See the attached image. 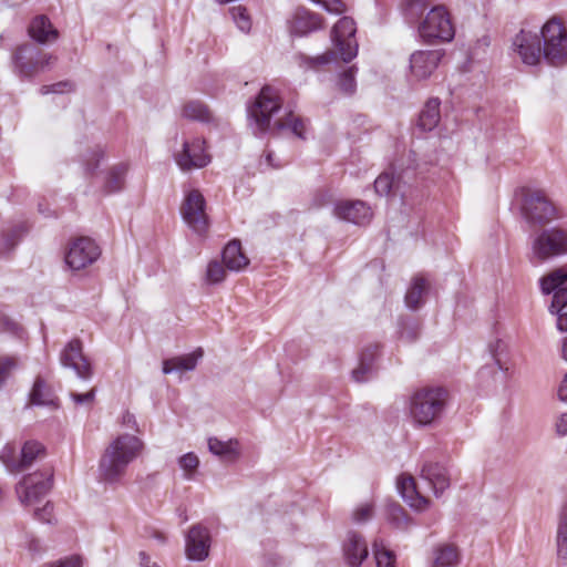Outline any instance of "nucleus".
I'll return each mask as SVG.
<instances>
[{
	"mask_svg": "<svg viewBox=\"0 0 567 567\" xmlns=\"http://www.w3.org/2000/svg\"><path fill=\"white\" fill-rule=\"evenodd\" d=\"M144 443L132 434L116 436L104 450L99 461V482L105 486H117L131 463L141 454Z\"/></svg>",
	"mask_w": 567,
	"mask_h": 567,
	"instance_id": "1",
	"label": "nucleus"
},
{
	"mask_svg": "<svg viewBox=\"0 0 567 567\" xmlns=\"http://www.w3.org/2000/svg\"><path fill=\"white\" fill-rule=\"evenodd\" d=\"M355 32L354 20L350 17L341 18L331 30L330 39L333 49L317 56L300 54V63L309 69L318 70L323 65L337 64L340 61L351 62L358 55L359 50Z\"/></svg>",
	"mask_w": 567,
	"mask_h": 567,
	"instance_id": "2",
	"label": "nucleus"
},
{
	"mask_svg": "<svg viewBox=\"0 0 567 567\" xmlns=\"http://www.w3.org/2000/svg\"><path fill=\"white\" fill-rule=\"evenodd\" d=\"M449 393L444 388L432 386L416 390L409 399V413L419 426H429L444 413Z\"/></svg>",
	"mask_w": 567,
	"mask_h": 567,
	"instance_id": "3",
	"label": "nucleus"
},
{
	"mask_svg": "<svg viewBox=\"0 0 567 567\" xmlns=\"http://www.w3.org/2000/svg\"><path fill=\"white\" fill-rule=\"evenodd\" d=\"M282 102L277 89L265 85L247 106L249 126L255 135H262L272 127L274 116L281 110Z\"/></svg>",
	"mask_w": 567,
	"mask_h": 567,
	"instance_id": "4",
	"label": "nucleus"
},
{
	"mask_svg": "<svg viewBox=\"0 0 567 567\" xmlns=\"http://www.w3.org/2000/svg\"><path fill=\"white\" fill-rule=\"evenodd\" d=\"M543 58L553 66L567 63V30L557 18L548 20L540 29Z\"/></svg>",
	"mask_w": 567,
	"mask_h": 567,
	"instance_id": "5",
	"label": "nucleus"
},
{
	"mask_svg": "<svg viewBox=\"0 0 567 567\" xmlns=\"http://www.w3.org/2000/svg\"><path fill=\"white\" fill-rule=\"evenodd\" d=\"M419 37L425 43L450 42L454 39L455 30L444 6L432 8L417 27Z\"/></svg>",
	"mask_w": 567,
	"mask_h": 567,
	"instance_id": "6",
	"label": "nucleus"
},
{
	"mask_svg": "<svg viewBox=\"0 0 567 567\" xmlns=\"http://www.w3.org/2000/svg\"><path fill=\"white\" fill-rule=\"evenodd\" d=\"M532 251L539 261L567 255V225L539 231L532 243Z\"/></svg>",
	"mask_w": 567,
	"mask_h": 567,
	"instance_id": "7",
	"label": "nucleus"
},
{
	"mask_svg": "<svg viewBox=\"0 0 567 567\" xmlns=\"http://www.w3.org/2000/svg\"><path fill=\"white\" fill-rule=\"evenodd\" d=\"M520 210L524 219L535 225H545L563 217L560 210L540 190L525 193Z\"/></svg>",
	"mask_w": 567,
	"mask_h": 567,
	"instance_id": "8",
	"label": "nucleus"
},
{
	"mask_svg": "<svg viewBox=\"0 0 567 567\" xmlns=\"http://www.w3.org/2000/svg\"><path fill=\"white\" fill-rule=\"evenodd\" d=\"M12 59L18 74L22 79H32L51 64L53 56L32 43H25L17 48Z\"/></svg>",
	"mask_w": 567,
	"mask_h": 567,
	"instance_id": "9",
	"label": "nucleus"
},
{
	"mask_svg": "<svg viewBox=\"0 0 567 567\" xmlns=\"http://www.w3.org/2000/svg\"><path fill=\"white\" fill-rule=\"evenodd\" d=\"M567 267H560L539 280L540 290L544 295H553L549 311L561 318L563 315L567 316Z\"/></svg>",
	"mask_w": 567,
	"mask_h": 567,
	"instance_id": "10",
	"label": "nucleus"
},
{
	"mask_svg": "<svg viewBox=\"0 0 567 567\" xmlns=\"http://www.w3.org/2000/svg\"><path fill=\"white\" fill-rule=\"evenodd\" d=\"M53 484V472L51 468L34 472L25 475L17 485V494L24 505H32L45 496Z\"/></svg>",
	"mask_w": 567,
	"mask_h": 567,
	"instance_id": "11",
	"label": "nucleus"
},
{
	"mask_svg": "<svg viewBox=\"0 0 567 567\" xmlns=\"http://www.w3.org/2000/svg\"><path fill=\"white\" fill-rule=\"evenodd\" d=\"M206 200L199 190L193 189L185 195L181 214L186 225L197 235L208 230V217L205 212Z\"/></svg>",
	"mask_w": 567,
	"mask_h": 567,
	"instance_id": "12",
	"label": "nucleus"
},
{
	"mask_svg": "<svg viewBox=\"0 0 567 567\" xmlns=\"http://www.w3.org/2000/svg\"><path fill=\"white\" fill-rule=\"evenodd\" d=\"M488 351L494 362L482 367L477 372L478 382L485 389L503 381L504 372L507 370L506 361L504 360L507 352V343L502 339H496L488 344Z\"/></svg>",
	"mask_w": 567,
	"mask_h": 567,
	"instance_id": "13",
	"label": "nucleus"
},
{
	"mask_svg": "<svg viewBox=\"0 0 567 567\" xmlns=\"http://www.w3.org/2000/svg\"><path fill=\"white\" fill-rule=\"evenodd\" d=\"M174 158L183 172L206 167L212 161L206 142L200 137L184 141L182 150L174 154Z\"/></svg>",
	"mask_w": 567,
	"mask_h": 567,
	"instance_id": "14",
	"label": "nucleus"
},
{
	"mask_svg": "<svg viewBox=\"0 0 567 567\" xmlns=\"http://www.w3.org/2000/svg\"><path fill=\"white\" fill-rule=\"evenodd\" d=\"M99 246L89 237H80L71 243L65 252V265L73 271H78L92 265L100 257Z\"/></svg>",
	"mask_w": 567,
	"mask_h": 567,
	"instance_id": "15",
	"label": "nucleus"
},
{
	"mask_svg": "<svg viewBox=\"0 0 567 567\" xmlns=\"http://www.w3.org/2000/svg\"><path fill=\"white\" fill-rule=\"evenodd\" d=\"M512 48L526 65H537L543 58L542 39L534 31L520 30L513 39Z\"/></svg>",
	"mask_w": 567,
	"mask_h": 567,
	"instance_id": "16",
	"label": "nucleus"
},
{
	"mask_svg": "<svg viewBox=\"0 0 567 567\" xmlns=\"http://www.w3.org/2000/svg\"><path fill=\"white\" fill-rule=\"evenodd\" d=\"M60 362L63 368L74 371L81 380H90L93 375V368L83 353V346L79 339L69 341L60 354Z\"/></svg>",
	"mask_w": 567,
	"mask_h": 567,
	"instance_id": "17",
	"label": "nucleus"
},
{
	"mask_svg": "<svg viewBox=\"0 0 567 567\" xmlns=\"http://www.w3.org/2000/svg\"><path fill=\"white\" fill-rule=\"evenodd\" d=\"M210 532L202 524L194 525L185 537V554L189 560L203 561L209 555Z\"/></svg>",
	"mask_w": 567,
	"mask_h": 567,
	"instance_id": "18",
	"label": "nucleus"
},
{
	"mask_svg": "<svg viewBox=\"0 0 567 567\" xmlns=\"http://www.w3.org/2000/svg\"><path fill=\"white\" fill-rule=\"evenodd\" d=\"M333 214L337 218L363 226L372 218L371 207L362 200H342L334 205Z\"/></svg>",
	"mask_w": 567,
	"mask_h": 567,
	"instance_id": "19",
	"label": "nucleus"
},
{
	"mask_svg": "<svg viewBox=\"0 0 567 567\" xmlns=\"http://www.w3.org/2000/svg\"><path fill=\"white\" fill-rule=\"evenodd\" d=\"M130 171L127 162H120L96 175L100 184V192L104 195H112L122 192L125 187L126 176Z\"/></svg>",
	"mask_w": 567,
	"mask_h": 567,
	"instance_id": "20",
	"label": "nucleus"
},
{
	"mask_svg": "<svg viewBox=\"0 0 567 567\" xmlns=\"http://www.w3.org/2000/svg\"><path fill=\"white\" fill-rule=\"evenodd\" d=\"M342 551L347 564L351 567H359L369 556L368 544L364 537L355 532L349 530L342 543Z\"/></svg>",
	"mask_w": 567,
	"mask_h": 567,
	"instance_id": "21",
	"label": "nucleus"
},
{
	"mask_svg": "<svg viewBox=\"0 0 567 567\" xmlns=\"http://www.w3.org/2000/svg\"><path fill=\"white\" fill-rule=\"evenodd\" d=\"M443 53L441 50L416 51L410 58V70L417 80L429 78L437 68Z\"/></svg>",
	"mask_w": 567,
	"mask_h": 567,
	"instance_id": "22",
	"label": "nucleus"
},
{
	"mask_svg": "<svg viewBox=\"0 0 567 567\" xmlns=\"http://www.w3.org/2000/svg\"><path fill=\"white\" fill-rule=\"evenodd\" d=\"M421 477L430 485L436 497L450 486L449 471L439 462L425 461L421 466Z\"/></svg>",
	"mask_w": 567,
	"mask_h": 567,
	"instance_id": "23",
	"label": "nucleus"
},
{
	"mask_svg": "<svg viewBox=\"0 0 567 567\" xmlns=\"http://www.w3.org/2000/svg\"><path fill=\"white\" fill-rule=\"evenodd\" d=\"M289 22L290 32L298 37H306L323 27L321 17L306 8H297Z\"/></svg>",
	"mask_w": 567,
	"mask_h": 567,
	"instance_id": "24",
	"label": "nucleus"
},
{
	"mask_svg": "<svg viewBox=\"0 0 567 567\" xmlns=\"http://www.w3.org/2000/svg\"><path fill=\"white\" fill-rule=\"evenodd\" d=\"M78 161L89 175H93L106 157L105 148L100 144L81 142L78 145Z\"/></svg>",
	"mask_w": 567,
	"mask_h": 567,
	"instance_id": "25",
	"label": "nucleus"
},
{
	"mask_svg": "<svg viewBox=\"0 0 567 567\" xmlns=\"http://www.w3.org/2000/svg\"><path fill=\"white\" fill-rule=\"evenodd\" d=\"M398 491L404 502L416 511H422L427 507L429 499L422 496L417 488L414 478L410 475H401L396 483Z\"/></svg>",
	"mask_w": 567,
	"mask_h": 567,
	"instance_id": "26",
	"label": "nucleus"
},
{
	"mask_svg": "<svg viewBox=\"0 0 567 567\" xmlns=\"http://www.w3.org/2000/svg\"><path fill=\"white\" fill-rule=\"evenodd\" d=\"M203 357V350L196 349L192 353L174 357L163 361V373L193 371Z\"/></svg>",
	"mask_w": 567,
	"mask_h": 567,
	"instance_id": "27",
	"label": "nucleus"
},
{
	"mask_svg": "<svg viewBox=\"0 0 567 567\" xmlns=\"http://www.w3.org/2000/svg\"><path fill=\"white\" fill-rule=\"evenodd\" d=\"M555 545L557 564L567 566V503L558 512Z\"/></svg>",
	"mask_w": 567,
	"mask_h": 567,
	"instance_id": "28",
	"label": "nucleus"
},
{
	"mask_svg": "<svg viewBox=\"0 0 567 567\" xmlns=\"http://www.w3.org/2000/svg\"><path fill=\"white\" fill-rule=\"evenodd\" d=\"M29 35L40 44L58 38V31L52 27L50 20L44 16L35 17L28 29Z\"/></svg>",
	"mask_w": 567,
	"mask_h": 567,
	"instance_id": "29",
	"label": "nucleus"
},
{
	"mask_svg": "<svg viewBox=\"0 0 567 567\" xmlns=\"http://www.w3.org/2000/svg\"><path fill=\"white\" fill-rule=\"evenodd\" d=\"M378 355V346H369L360 354L359 367L352 371L357 382H365L373 375V363Z\"/></svg>",
	"mask_w": 567,
	"mask_h": 567,
	"instance_id": "30",
	"label": "nucleus"
},
{
	"mask_svg": "<svg viewBox=\"0 0 567 567\" xmlns=\"http://www.w3.org/2000/svg\"><path fill=\"white\" fill-rule=\"evenodd\" d=\"M28 231L24 223L12 225L0 233V256L9 254Z\"/></svg>",
	"mask_w": 567,
	"mask_h": 567,
	"instance_id": "31",
	"label": "nucleus"
},
{
	"mask_svg": "<svg viewBox=\"0 0 567 567\" xmlns=\"http://www.w3.org/2000/svg\"><path fill=\"white\" fill-rule=\"evenodd\" d=\"M224 265L234 271H239L248 265V258L243 254L238 241L229 243L223 250Z\"/></svg>",
	"mask_w": 567,
	"mask_h": 567,
	"instance_id": "32",
	"label": "nucleus"
},
{
	"mask_svg": "<svg viewBox=\"0 0 567 567\" xmlns=\"http://www.w3.org/2000/svg\"><path fill=\"white\" fill-rule=\"evenodd\" d=\"M427 290V281L420 276L414 277L405 293V306L410 310L419 309L424 302L423 298Z\"/></svg>",
	"mask_w": 567,
	"mask_h": 567,
	"instance_id": "33",
	"label": "nucleus"
},
{
	"mask_svg": "<svg viewBox=\"0 0 567 567\" xmlns=\"http://www.w3.org/2000/svg\"><path fill=\"white\" fill-rule=\"evenodd\" d=\"M440 105L441 102L437 97H432L425 103L417 122L423 131H432L437 126L441 118Z\"/></svg>",
	"mask_w": 567,
	"mask_h": 567,
	"instance_id": "34",
	"label": "nucleus"
},
{
	"mask_svg": "<svg viewBox=\"0 0 567 567\" xmlns=\"http://www.w3.org/2000/svg\"><path fill=\"white\" fill-rule=\"evenodd\" d=\"M208 450L225 461H235L239 455L236 440L220 441L217 437H210L208 439Z\"/></svg>",
	"mask_w": 567,
	"mask_h": 567,
	"instance_id": "35",
	"label": "nucleus"
},
{
	"mask_svg": "<svg viewBox=\"0 0 567 567\" xmlns=\"http://www.w3.org/2000/svg\"><path fill=\"white\" fill-rule=\"evenodd\" d=\"M307 124L308 121L303 120L299 115L289 112L284 118H279L274 122V127L279 131L289 130L295 136L306 140L307 138Z\"/></svg>",
	"mask_w": 567,
	"mask_h": 567,
	"instance_id": "36",
	"label": "nucleus"
},
{
	"mask_svg": "<svg viewBox=\"0 0 567 567\" xmlns=\"http://www.w3.org/2000/svg\"><path fill=\"white\" fill-rule=\"evenodd\" d=\"M410 171L402 172L394 176L389 172H384L380 174L374 181V190L380 196H385L391 193V190L398 192L400 189V184L405 175H410Z\"/></svg>",
	"mask_w": 567,
	"mask_h": 567,
	"instance_id": "37",
	"label": "nucleus"
},
{
	"mask_svg": "<svg viewBox=\"0 0 567 567\" xmlns=\"http://www.w3.org/2000/svg\"><path fill=\"white\" fill-rule=\"evenodd\" d=\"M385 517L388 523L395 529L406 530L412 525L411 517L398 503H389L386 505Z\"/></svg>",
	"mask_w": 567,
	"mask_h": 567,
	"instance_id": "38",
	"label": "nucleus"
},
{
	"mask_svg": "<svg viewBox=\"0 0 567 567\" xmlns=\"http://www.w3.org/2000/svg\"><path fill=\"white\" fill-rule=\"evenodd\" d=\"M31 402L35 405H53L54 395L47 386L45 381L38 377L30 393Z\"/></svg>",
	"mask_w": 567,
	"mask_h": 567,
	"instance_id": "39",
	"label": "nucleus"
},
{
	"mask_svg": "<svg viewBox=\"0 0 567 567\" xmlns=\"http://www.w3.org/2000/svg\"><path fill=\"white\" fill-rule=\"evenodd\" d=\"M183 116L198 122H208L210 120L208 107L199 101L187 102L183 107Z\"/></svg>",
	"mask_w": 567,
	"mask_h": 567,
	"instance_id": "40",
	"label": "nucleus"
},
{
	"mask_svg": "<svg viewBox=\"0 0 567 567\" xmlns=\"http://www.w3.org/2000/svg\"><path fill=\"white\" fill-rule=\"evenodd\" d=\"M458 560V554L455 547L443 545L434 551L435 567H453Z\"/></svg>",
	"mask_w": 567,
	"mask_h": 567,
	"instance_id": "41",
	"label": "nucleus"
},
{
	"mask_svg": "<svg viewBox=\"0 0 567 567\" xmlns=\"http://www.w3.org/2000/svg\"><path fill=\"white\" fill-rule=\"evenodd\" d=\"M372 550L378 567H394V554L385 547L382 539H374Z\"/></svg>",
	"mask_w": 567,
	"mask_h": 567,
	"instance_id": "42",
	"label": "nucleus"
},
{
	"mask_svg": "<svg viewBox=\"0 0 567 567\" xmlns=\"http://www.w3.org/2000/svg\"><path fill=\"white\" fill-rule=\"evenodd\" d=\"M44 451V447L41 443L37 441H28L21 449L20 463L21 470H25L30 466L37 456Z\"/></svg>",
	"mask_w": 567,
	"mask_h": 567,
	"instance_id": "43",
	"label": "nucleus"
},
{
	"mask_svg": "<svg viewBox=\"0 0 567 567\" xmlns=\"http://www.w3.org/2000/svg\"><path fill=\"white\" fill-rule=\"evenodd\" d=\"M429 3L425 0H406L403 12L405 20L412 24L415 23L427 9Z\"/></svg>",
	"mask_w": 567,
	"mask_h": 567,
	"instance_id": "44",
	"label": "nucleus"
},
{
	"mask_svg": "<svg viewBox=\"0 0 567 567\" xmlns=\"http://www.w3.org/2000/svg\"><path fill=\"white\" fill-rule=\"evenodd\" d=\"M357 68L354 65L348 68L346 71L341 72L338 78V87L344 94H353L357 89L355 82V73Z\"/></svg>",
	"mask_w": 567,
	"mask_h": 567,
	"instance_id": "45",
	"label": "nucleus"
},
{
	"mask_svg": "<svg viewBox=\"0 0 567 567\" xmlns=\"http://www.w3.org/2000/svg\"><path fill=\"white\" fill-rule=\"evenodd\" d=\"M0 461L10 473L21 472L20 457L17 458L16 451L12 446L6 445L0 452Z\"/></svg>",
	"mask_w": 567,
	"mask_h": 567,
	"instance_id": "46",
	"label": "nucleus"
},
{
	"mask_svg": "<svg viewBox=\"0 0 567 567\" xmlns=\"http://www.w3.org/2000/svg\"><path fill=\"white\" fill-rule=\"evenodd\" d=\"M231 19L241 32H249L251 28V20L247 10L243 6H234L229 9Z\"/></svg>",
	"mask_w": 567,
	"mask_h": 567,
	"instance_id": "47",
	"label": "nucleus"
},
{
	"mask_svg": "<svg viewBox=\"0 0 567 567\" xmlns=\"http://www.w3.org/2000/svg\"><path fill=\"white\" fill-rule=\"evenodd\" d=\"M178 465L184 471V477L192 480L199 465V460L195 453L188 452L178 458Z\"/></svg>",
	"mask_w": 567,
	"mask_h": 567,
	"instance_id": "48",
	"label": "nucleus"
},
{
	"mask_svg": "<svg viewBox=\"0 0 567 567\" xmlns=\"http://www.w3.org/2000/svg\"><path fill=\"white\" fill-rule=\"evenodd\" d=\"M420 326L412 320H402L400 323V339L406 342H413L417 339Z\"/></svg>",
	"mask_w": 567,
	"mask_h": 567,
	"instance_id": "49",
	"label": "nucleus"
},
{
	"mask_svg": "<svg viewBox=\"0 0 567 567\" xmlns=\"http://www.w3.org/2000/svg\"><path fill=\"white\" fill-rule=\"evenodd\" d=\"M373 515V505L363 503L354 508L352 512V520L355 524H363L368 522Z\"/></svg>",
	"mask_w": 567,
	"mask_h": 567,
	"instance_id": "50",
	"label": "nucleus"
},
{
	"mask_svg": "<svg viewBox=\"0 0 567 567\" xmlns=\"http://www.w3.org/2000/svg\"><path fill=\"white\" fill-rule=\"evenodd\" d=\"M225 278V269L218 261H212L207 266L206 279L210 284H219Z\"/></svg>",
	"mask_w": 567,
	"mask_h": 567,
	"instance_id": "51",
	"label": "nucleus"
},
{
	"mask_svg": "<svg viewBox=\"0 0 567 567\" xmlns=\"http://www.w3.org/2000/svg\"><path fill=\"white\" fill-rule=\"evenodd\" d=\"M42 567H83V558L79 555H71L56 561L45 564Z\"/></svg>",
	"mask_w": 567,
	"mask_h": 567,
	"instance_id": "52",
	"label": "nucleus"
},
{
	"mask_svg": "<svg viewBox=\"0 0 567 567\" xmlns=\"http://www.w3.org/2000/svg\"><path fill=\"white\" fill-rule=\"evenodd\" d=\"M73 90V84L69 81H62V82H58V83H54L52 85H43L41 89H40V93L42 95H47V94H56V93H64V92H70Z\"/></svg>",
	"mask_w": 567,
	"mask_h": 567,
	"instance_id": "53",
	"label": "nucleus"
},
{
	"mask_svg": "<svg viewBox=\"0 0 567 567\" xmlns=\"http://www.w3.org/2000/svg\"><path fill=\"white\" fill-rule=\"evenodd\" d=\"M34 517L42 523L51 524L53 519V505L48 502L42 508H37Z\"/></svg>",
	"mask_w": 567,
	"mask_h": 567,
	"instance_id": "54",
	"label": "nucleus"
},
{
	"mask_svg": "<svg viewBox=\"0 0 567 567\" xmlns=\"http://www.w3.org/2000/svg\"><path fill=\"white\" fill-rule=\"evenodd\" d=\"M70 398L75 404H91L95 399V390L92 389L86 393L71 392Z\"/></svg>",
	"mask_w": 567,
	"mask_h": 567,
	"instance_id": "55",
	"label": "nucleus"
},
{
	"mask_svg": "<svg viewBox=\"0 0 567 567\" xmlns=\"http://www.w3.org/2000/svg\"><path fill=\"white\" fill-rule=\"evenodd\" d=\"M555 431L558 436H566L567 435V412L561 413L555 423Z\"/></svg>",
	"mask_w": 567,
	"mask_h": 567,
	"instance_id": "56",
	"label": "nucleus"
},
{
	"mask_svg": "<svg viewBox=\"0 0 567 567\" xmlns=\"http://www.w3.org/2000/svg\"><path fill=\"white\" fill-rule=\"evenodd\" d=\"M27 547L29 551L32 553L33 555H39L43 551V546L41 542L33 536L28 537Z\"/></svg>",
	"mask_w": 567,
	"mask_h": 567,
	"instance_id": "57",
	"label": "nucleus"
},
{
	"mask_svg": "<svg viewBox=\"0 0 567 567\" xmlns=\"http://www.w3.org/2000/svg\"><path fill=\"white\" fill-rule=\"evenodd\" d=\"M122 423L125 426L137 431V423L134 414L125 412L122 417Z\"/></svg>",
	"mask_w": 567,
	"mask_h": 567,
	"instance_id": "58",
	"label": "nucleus"
},
{
	"mask_svg": "<svg viewBox=\"0 0 567 567\" xmlns=\"http://www.w3.org/2000/svg\"><path fill=\"white\" fill-rule=\"evenodd\" d=\"M558 399L563 402H567V373L564 375V379L557 391Z\"/></svg>",
	"mask_w": 567,
	"mask_h": 567,
	"instance_id": "59",
	"label": "nucleus"
},
{
	"mask_svg": "<svg viewBox=\"0 0 567 567\" xmlns=\"http://www.w3.org/2000/svg\"><path fill=\"white\" fill-rule=\"evenodd\" d=\"M140 564L143 567H151V557L145 551H140Z\"/></svg>",
	"mask_w": 567,
	"mask_h": 567,
	"instance_id": "60",
	"label": "nucleus"
},
{
	"mask_svg": "<svg viewBox=\"0 0 567 567\" xmlns=\"http://www.w3.org/2000/svg\"><path fill=\"white\" fill-rule=\"evenodd\" d=\"M557 328L561 332H567V315H563L561 318H557Z\"/></svg>",
	"mask_w": 567,
	"mask_h": 567,
	"instance_id": "61",
	"label": "nucleus"
},
{
	"mask_svg": "<svg viewBox=\"0 0 567 567\" xmlns=\"http://www.w3.org/2000/svg\"><path fill=\"white\" fill-rule=\"evenodd\" d=\"M265 159L267 162V164L274 168H277V167H280L281 164L280 163H275L274 161V154L272 152L268 151L265 155Z\"/></svg>",
	"mask_w": 567,
	"mask_h": 567,
	"instance_id": "62",
	"label": "nucleus"
},
{
	"mask_svg": "<svg viewBox=\"0 0 567 567\" xmlns=\"http://www.w3.org/2000/svg\"><path fill=\"white\" fill-rule=\"evenodd\" d=\"M6 326L9 331L19 333L20 327L16 322L6 320Z\"/></svg>",
	"mask_w": 567,
	"mask_h": 567,
	"instance_id": "63",
	"label": "nucleus"
},
{
	"mask_svg": "<svg viewBox=\"0 0 567 567\" xmlns=\"http://www.w3.org/2000/svg\"><path fill=\"white\" fill-rule=\"evenodd\" d=\"M561 351H563V358L567 361V337L564 340Z\"/></svg>",
	"mask_w": 567,
	"mask_h": 567,
	"instance_id": "64",
	"label": "nucleus"
}]
</instances>
